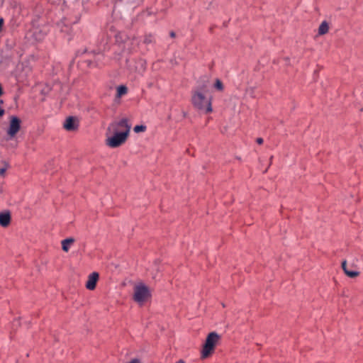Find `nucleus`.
<instances>
[{
    "label": "nucleus",
    "mask_w": 363,
    "mask_h": 363,
    "mask_svg": "<svg viewBox=\"0 0 363 363\" xmlns=\"http://www.w3.org/2000/svg\"><path fill=\"white\" fill-rule=\"evenodd\" d=\"M151 296L150 289L143 283H139L134 286L133 299L135 302L142 304Z\"/></svg>",
    "instance_id": "nucleus-3"
},
{
    "label": "nucleus",
    "mask_w": 363,
    "mask_h": 363,
    "mask_svg": "<svg viewBox=\"0 0 363 363\" xmlns=\"http://www.w3.org/2000/svg\"><path fill=\"white\" fill-rule=\"evenodd\" d=\"M4 113V111L0 108V117L2 116Z\"/></svg>",
    "instance_id": "nucleus-21"
},
{
    "label": "nucleus",
    "mask_w": 363,
    "mask_h": 363,
    "mask_svg": "<svg viewBox=\"0 0 363 363\" xmlns=\"http://www.w3.org/2000/svg\"><path fill=\"white\" fill-rule=\"evenodd\" d=\"M153 41H154V37L151 34L146 35L143 40V42L145 44L152 43Z\"/></svg>",
    "instance_id": "nucleus-15"
},
{
    "label": "nucleus",
    "mask_w": 363,
    "mask_h": 363,
    "mask_svg": "<svg viewBox=\"0 0 363 363\" xmlns=\"http://www.w3.org/2000/svg\"><path fill=\"white\" fill-rule=\"evenodd\" d=\"M342 268L347 276L351 278L357 277L359 272L356 271H351L347 268V262L345 260L342 262Z\"/></svg>",
    "instance_id": "nucleus-10"
},
{
    "label": "nucleus",
    "mask_w": 363,
    "mask_h": 363,
    "mask_svg": "<svg viewBox=\"0 0 363 363\" xmlns=\"http://www.w3.org/2000/svg\"><path fill=\"white\" fill-rule=\"evenodd\" d=\"M177 363H184V362L182 360H179V362H177Z\"/></svg>",
    "instance_id": "nucleus-23"
},
{
    "label": "nucleus",
    "mask_w": 363,
    "mask_h": 363,
    "mask_svg": "<svg viewBox=\"0 0 363 363\" xmlns=\"http://www.w3.org/2000/svg\"><path fill=\"white\" fill-rule=\"evenodd\" d=\"M74 242V240L72 238L65 239L62 241V248L65 252H68L70 245Z\"/></svg>",
    "instance_id": "nucleus-11"
},
{
    "label": "nucleus",
    "mask_w": 363,
    "mask_h": 363,
    "mask_svg": "<svg viewBox=\"0 0 363 363\" xmlns=\"http://www.w3.org/2000/svg\"><path fill=\"white\" fill-rule=\"evenodd\" d=\"M112 133L113 135L106 140V144L111 148H116L122 145L128 137L125 133H121L119 132Z\"/></svg>",
    "instance_id": "nucleus-5"
},
{
    "label": "nucleus",
    "mask_w": 363,
    "mask_h": 363,
    "mask_svg": "<svg viewBox=\"0 0 363 363\" xmlns=\"http://www.w3.org/2000/svg\"><path fill=\"white\" fill-rule=\"evenodd\" d=\"M219 339L220 336L215 332L210 333L208 335L201 351L202 359H206L212 354Z\"/></svg>",
    "instance_id": "nucleus-2"
},
{
    "label": "nucleus",
    "mask_w": 363,
    "mask_h": 363,
    "mask_svg": "<svg viewBox=\"0 0 363 363\" xmlns=\"http://www.w3.org/2000/svg\"><path fill=\"white\" fill-rule=\"evenodd\" d=\"M21 121L15 116H10L9 125L6 131L9 139H13L21 130Z\"/></svg>",
    "instance_id": "nucleus-6"
},
{
    "label": "nucleus",
    "mask_w": 363,
    "mask_h": 363,
    "mask_svg": "<svg viewBox=\"0 0 363 363\" xmlns=\"http://www.w3.org/2000/svg\"><path fill=\"white\" fill-rule=\"evenodd\" d=\"M2 164L3 166L0 167V176L4 177L6 170L9 168V164L4 161Z\"/></svg>",
    "instance_id": "nucleus-14"
},
{
    "label": "nucleus",
    "mask_w": 363,
    "mask_h": 363,
    "mask_svg": "<svg viewBox=\"0 0 363 363\" xmlns=\"http://www.w3.org/2000/svg\"><path fill=\"white\" fill-rule=\"evenodd\" d=\"M191 103L198 110L206 113L212 112V96L207 83L200 84L193 90Z\"/></svg>",
    "instance_id": "nucleus-1"
},
{
    "label": "nucleus",
    "mask_w": 363,
    "mask_h": 363,
    "mask_svg": "<svg viewBox=\"0 0 363 363\" xmlns=\"http://www.w3.org/2000/svg\"><path fill=\"white\" fill-rule=\"evenodd\" d=\"M129 363H140V360L138 359H133Z\"/></svg>",
    "instance_id": "nucleus-20"
},
{
    "label": "nucleus",
    "mask_w": 363,
    "mask_h": 363,
    "mask_svg": "<svg viewBox=\"0 0 363 363\" xmlns=\"http://www.w3.org/2000/svg\"><path fill=\"white\" fill-rule=\"evenodd\" d=\"M99 279V274L97 272H92L88 277V280L86 283V287L89 290H94L96 288V282Z\"/></svg>",
    "instance_id": "nucleus-7"
},
{
    "label": "nucleus",
    "mask_w": 363,
    "mask_h": 363,
    "mask_svg": "<svg viewBox=\"0 0 363 363\" xmlns=\"http://www.w3.org/2000/svg\"><path fill=\"white\" fill-rule=\"evenodd\" d=\"M214 87L218 91H222L223 89V84L220 79H217L214 84Z\"/></svg>",
    "instance_id": "nucleus-16"
},
{
    "label": "nucleus",
    "mask_w": 363,
    "mask_h": 363,
    "mask_svg": "<svg viewBox=\"0 0 363 363\" xmlns=\"http://www.w3.org/2000/svg\"><path fill=\"white\" fill-rule=\"evenodd\" d=\"M170 36H171L172 38H174V37H175V33H174V32H171V33H170Z\"/></svg>",
    "instance_id": "nucleus-22"
},
{
    "label": "nucleus",
    "mask_w": 363,
    "mask_h": 363,
    "mask_svg": "<svg viewBox=\"0 0 363 363\" xmlns=\"http://www.w3.org/2000/svg\"><path fill=\"white\" fill-rule=\"evenodd\" d=\"M128 92V89L125 86L121 85L117 87V93L116 97L120 98L122 96L126 94Z\"/></svg>",
    "instance_id": "nucleus-13"
},
{
    "label": "nucleus",
    "mask_w": 363,
    "mask_h": 363,
    "mask_svg": "<svg viewBox=\"0 0 363 363\" xmlns=\"http://www.w3.org/2000/svg\"><path fill=\"white\" fill-rule=\"evenodd\" d=\"M146 130V126L145 125H135L133 128L134 132L135 133H140L144 132Z\"/></svg>",
    "instance_id": "nucleus-17"
},
{
    "label": "nucleus",
    "mask_w": 363,
    "mask_h": 363,
    "mask_svg": "<svg viewBox=\"0 0 363 363\" xmlns=\"http://www.w3.org/2000/svg\"><path fill=\"white\" fill-rule=\"evenodd\" d=\"M256 141H257V143L259 145H261V144H262V143H263V141H264V140H263V139H262V138H257V140H256Z\"/></svg>",
    "instance_id": "nucleus-18"
},
{
    "label": "nucleus",
    "mask_w": 363,
    "mask_h": 363,
    "mask_svg": "<svg viewBox=\"0 0 363 363\" xmlns=\"http://www.w3.org/2000/svg\"><path fill=\"white\" fill-rule=\"evenodd\" d=\"M329 26L326 21H323L318 28V34L322 35L328 32Z\"/></svg>",
    "instance_id": "nucleus-12"
},
{
    "label": "nucleus",
    "mask_w": 363,
    "mask_h": 363,
    "mask_svg": "<svg viewBox=\"0 0 363 363\" xmlns=\"http://www.w3.org/2000/svg\"><path fill=\"white\" fill-rule=\"evenodd\" d=\"M64 128L68 131L75 130L77 127L75 123L74 118L72 116L67 118L64 123Z\"/></svg>",
    "instance_id": "nucleus-8"
},
{
    "label": "nucleus",
    "mask_w": 363,
    "mask_h": 363,
    "mask_svg": "<svg viewBox=\"0 0 363 363\" xmlns=\"http://www.w3.org/2000/svg\"><path fill=\"white\" fill-rule=\"evenodd\" d=\"M11 223V215L8 211L0 213V225L7 227Z\"/></svg>",
    "instance_id": "nucleus-9"
},
{
    "label": "nucleus",
    "mask_w": 363,
    "mask_h": 363,
    "mask_svg": "<svg viewBox=\"0 0 363 363\" xmlns=\"http://www.w3.org/2000/svg\"><path fill=\"white\" fill-rule=\"evenodd\" d=\"M130 128L131 125L129 124L128 120L127 118H122L120 121L111 123L108 128V131L125 133L128 136Z\"/></svg>",
    "instance_id": "nucleus-4"
},
{
    "label": "nucleus",
    "mask_w": 363,
    "mask_h": 363,
    "mask_svg": "<svg viewBox=\"0 0 363 363\" xmlns=\"http://www.w3.org/2000/svg\"><path fill=\"white\" fill-rule=\"evenodd\" d=\"M3 24H4V19L2 18H0V31L2 29Z\"/></svg>",
    "instance_id": "nucleus-19"
}]
</instances>
